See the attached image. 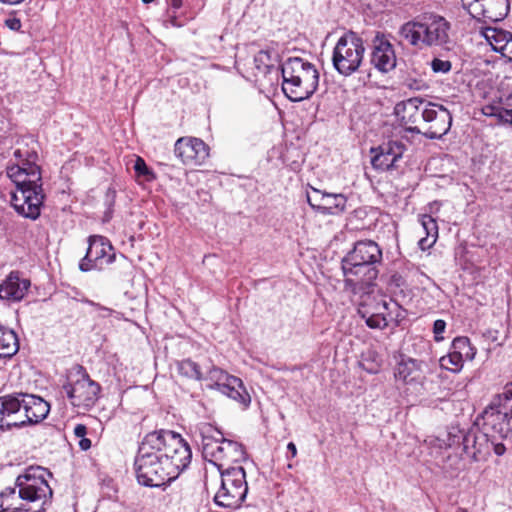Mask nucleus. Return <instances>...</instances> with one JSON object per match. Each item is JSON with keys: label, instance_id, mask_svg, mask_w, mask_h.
Returning <instances> with one entry per match:
<instances>
[{"label": "nucleus", "instance_id": "obj_1", "mask_svg": "<svg viewBox=\"0 0 512 512\" xmlns=\"http://www.w3.org/2000/svg\"><path fill=\"white\" fill-rule=\"evenodd\" d=\"M192 459V451L179 433L153 431L144 436L134 466L139 484L160 487L175 480Z\"/></svg>", "mask_w": 512, "mask_h": 512}, {"label": "nucleus", "instance_id": "obj_2", "mask_svg": "<svg viewBox=\"0 0 512 512\" xmlns=\"http://www.w3.org/2000/svg\"><path fill=\"white\" fill-rule=\"evenodd\" d=\"M38 161H16L7 167V176L15 183L16 191L11 195V204L18 214L36 220L45 199L42 175Z\"/></svg>", "mask_w": 512, "mask_h": 512}, {"label": "nucleus", "instance_id": "obj_3", "mask_svg": "<svg viewBox=\"0 0 512 512\" xmlns=\"http://www.w3.org/2000/svg\"><path fill=\"white\" fill-rule=\"evenodd\" d=\"M49 411V403L33 394L17 393L2 396L0 397V430L37 424L47 417Z\"/></svg>", "mask_w": 512, "mask_h": 512}, {"label": "nucleus", "instance_id": "obj_4", "mask_svg": "<svg viewBox=\"0 0 512 512\" xmlns=\"http://www.w3.org/2000/svg\"><path fill=\"white\" fill-rule=\"evenodd\" d=\"M450 23L434 12H424L404 23L399 34L410 45L423 48L444 46L450 42Z\"/></svg>", "mask_w": 512, "mask_h": 512}, {"label": "nucleus", "instance_id": "obj_5", "mask_svg": "<svg viewBox=\"0 0 512 512\" xmlns=\"http://www.w3.org/2000/svg\"><path fill=\"white\" fill-rule=\"evenodd\" d=\"M282 91L293 102L309 99L319 85L315 65L300 57H290L281 66Z\"/></svg>", "mask_w": 512, "mask_h": 512}, {"label": "nucleus", "instance_id": "obj_6", "mask_svg": "<svg viewBox=\"0 0 512 512\" xmlns=\"http://www.w3.org/2000/svg\"><path fill=\"white\" fill-rule=\"evenodd\" d=\"M482 426L501 439L512 436V382L495 395L481 414Z\"/></svg>", "mask_w": 512, "mask_h": 512}, {"label": "nucleus", "instance_id": "obj_7", "mask_svg": "<svg viewBox=\"0 0 512 512\" xmlns=\"http://www.w3.org/2000/svg\"><path fill=\"white\" fill-rule=\"evenodd\" d=\"M45 475L52 474L40 466H30L15 481L18 488V498L28 503L40 502L39 507L51 503L53 491L49 486Z\"/></svg>", "mask_w": 512, "mask_h": 512}, {"label": "nucleus", "instance_id": "obj_8", "mask_svg": "<svg viewBox=\"0 0 512 512\" xmlns=\"http://www.w3.org/2000/svg\"><path fill=\"white\" fill-rule=\"evenodd\" d=\"M220 475L221 485L214 496L215 504L232 509L240 507L248 492L244 468L242 466L226 467Z\"/></svg>", "mask_w": 512, "mask_h": 512}, {"label": "nucleus", "instance_id": "obj_9", "mask_svg": "<svg viewBox=\"0 0 512 512\" xmlns=\"http://www.w3.org/2000/svg\"><path fill=\"white\" fill-rule=\"evenodd\" d=\"M364 52L362 38L352 31L345 33L338 39L334 47L333 66L339 74L350 76L359 69Z\"/></svg>", "mask_w": 512, "mask_h": 512}, {"label": "nucleus", "instance_id": "obj_10", "mask_svg": "<svg viewBox=\"0 0 512 512\" xmlns=\"http://www.w3.org/2000/svg\"><path fill=\"white\" fill-rule=\"evenodd\" d=\"M74 370L76 379L64 384L63 390L74 407L89 410L98 401L101 386L90 378L83 366L77 365Z\"/></svg>", "mask_w": 512, "mask_h": 512}, {"label": "nucleus", "instance_id": "obj_11", "mask_svg": "<svg viewBox=\"0 0 512 512\" xmlns=\"http://www.w3.org/2000/svg\"><path fill=\"white\" fill-rule=\"evenodd\" d=\"M203 380L208 381L207 388L217 390L244 406H248L251 402V397L246 391L242 380L236 376L229 375L218 367L212 366Z\"/></svg>", "mask_w": 512, "mask_h": 512}, {"label": "nucleus", "instance_id": "obj_12", "mask_svg": "<svg viewBox=\"0 0 512 512\" xmlns=\"http://www.w3.org/2000/svg\"><path fill=\"white\" fill-rule=\"evenodd\" d=\"M114 260L115 253L110 241L104 236L92 235L88 238V248L79 269L83 272L102 270Z\"/></svg>", "mask_w": 512, "mask_h": 512}, {"label": "nucleus", "instance_id": "obj_13", "mask_svg": "<svg viewBox=\"0 0 512 512\" xmlns=\"http://www.w3.org/2000/svg\"><path fill=\"white\" fill-rule=\"evenodd\" d=\"M342 271L345 276V287L356 292L358 289H365L373 286L379 275L378 264L360 263L342 259Z\"/></svg>", "mask_w": 512, "mask_h": 512}, {"label": "nucleus", "instance_id": "obj_14", "mask_svg": "<svg viewBox=\"0 0 512 512\" xmlns=\"http://www.w3.org/2000/svg\"><path fill=\"white\" fill-rule=\"evenodd\" d=\"M452 125L451 112L441 104L428 102L422 121V135L428 139H440Z\"/></svg>", "mask_w": 512, "mask_h": 512}, {"label": "nucleus", "instance_id": "obj_15", "mask_svg": "<svg viewBox=\"0 0 512 512\" xmlns=\"http://www.w3.org/2000/svg\"><path fill=\"white\" fill-rule=\"evenodd\" d=\"M460 435L455 436L453 444L460 443L463 446V451L475 462L485 461L491 453L490 433L483 428V431L470 429L467 432L459 431Z\"/></svg>", "mask_w": 512, "mask_h": 512}, {"label": "nucleus", "instance_id": "obj_16", "mask_svg": "<svg viewBox=\"0 0 512 512\" xmlns=\"http://www.w3.org/2000/svg\"><path fill=\"white\" fill-rule=\"evenodd\" d=\"M428 101L418 97L409 98L397 103L394 111L400 121V125L406 131L422 134V121L425 115Z\"/></svg>", "mask_w": 512, "mask_h": 512}, {"label": "nucleus", "instance_id": "obj_17", "mask_svg": "<svg viewBox=\"0 0 512 512\" xmlns=\"http://www.w3.org/2000/svg\"><path fill=\"white\" fill-rule=\"evenodd\" d=\"M462 4L473 18L484 22L501 21L509 11L508 0H462Z\"/></svg>", "mask_w": 512, "mask_h": 512}, {"label": "nucleus", "instance_id": "obj_18", "mask_svg": "<svg viewBox=\"0 0 512 512\" xmlns=\"http://www.w3.org/2000/svg\"><path fill=\"white\" fill-rule=\"evenodd\" d=\"M174 153L183 164L190 166L202 165L209 157V147L199 138H179Z\"/></svg>", "mask_w": 512, "mask_h": 512}, {"label": "nucleus", "instance_id": "obj_19", "mask_svg": "<svg viewBox=\"0 0 512 512\" xmlns=\"http://www.w3.org/2000/svg\"><path fill=\"white\" fill-rule=\"evenodd\" d=\"M373 50L371 63L382 73H388L395 69L397 58L393 45L386 35L377 32L373 38Z\"/></svg>", "mask_w": 512, "mask_h": 512}, {"label": "nucleus", "instance_id": "obj_20", "mask_svg": "<svg viewBox=\"0 0 512 512\" xmlns=\"http://www.w3.org/2000/svg\"><path fill=\"white\" fill-rule=\"evenodd\" d=\"M202 455L205 460L216 465L222 461L221 448L225 438L221 431L210 424H204L200 427Z\"/></svg>", "mask_w": 512, "mask_h": 512}, {"label": "nucleus", "instance_id": "obj_21", "mask_svg": "<svg viewBox=\"0 0 512 512\" xmlns=\"http://www.w3.org/2000/svg\"><path fill=\"white\" fill-rule=\"evenodd\" d=\"M202 455L205 460L216 465L222 461L221 448L225 438L221 431L210 424H204L200 427Z\"/></svg>", "mask_w": 512, "mask_h": 512}, {"label": "nucleus", "instance_id": "obj_22", "mask_svg": "<svg viewBox=\"0 0 512 512\" xmlns=\"http://www.w3.org/2000/svg\"><path fill=\"white\" fill-rule=\"evenodd\" d=\"M30 287V280L22 278L18 271H12L0 284V300L21 301Z\"/></svg>", "mask_w": 512, "mask_h": 512}, {"label": "nucleus", "instance_id": "obj_23", "mask_svg": "<svg viewBox=\"0 0 512 512\" xmlns=\"http://www.w3.org/2000/svg\"><path fill=\"white\" fill-rule=\"evenodd\" d=\"M404 145L400 142H388L379 146L377 149H371L375 155L371 159L373 168L377 170H389L395 166L396 161L402 157Z\"/></svg>", "mask_w": 512, "mask_h": 512}, {"label": "nucleus", "instance_id": "obj_24", "mask_svg": "<svg viewBox=\"0 0 512 512\" xmlns=\"http://www.w3.org/2000/svg\"><path fill=\"white\" fill-rule=\"evenodd\" d=\"M382 258V249L375 241L361 240L354 244L353 249L343 259L381 265Z\"/></svg>", "mask_w": 512, "mask_h": 512}, {"label": "nucleus", "instance_id": "obj_25", "mask_svg": "<svg viewBox=\"0 0 512 512\" xmlns=\"http://www.w3.org/2000/svg\"><path fill=\"white\" fill-rule=\"evenodd\" d=\"M384 308H387L386 300H380L375 302L373 307L367 304L361 305L358 312L369 328L385 329L388 326V318Z\"/></svg>", "mask_w": 512, "mask_h": 512}, {"label": "nucleus", "instance_id": "obj_26", "mask_svg": "<svg viewBox=\"0 0 512 512\" xmlns=\"http://www.w3.org/2000/svg\"><path fill=\"white\" fill-rule=\"evenodd\" d=\"M222 461L216 463L219 471L225 470L227 467H231L232 463H240L246 459V451L243 445L239 442L226 439L223 441V447L221 448Z\"/></svg>", "mask_w": 512, "mask_h": 512}, {"label": "nucleus", "instance_id": "obj_27", "mask_svg": "<svg viewBox=\"0 0 512 512\" xmlns=\"http://www.w3.org/2000/svg\"><path fill=\"white\" fill-rule=\"evenodd\" d=\"M16 486L15 487H7L2 492H0V512H45L46 508L38 507L37 509H33V507L27 503H20L16 505L17 497H16Z\"/></svg>", "mask_w": 512, "mask_h": 512}, {"label": "nucleus", "instance_id": "obj_28", "mask_svg": "<svg viewBox=\"0 0 512 512\" xmlns=\"http://www.w3.org/2000/svg\"><path fill=\"white\" fill-rule=\"evenodd\" d=\"M395 378L405 383L417 382L422 377L420 362L415 359H401L395 369Z\"/></svg>", "mask_w": 512, "mask_h": 512}, {"label": "nucleus", "instance_id": "obj_29", "mask_svg": "<svg viewBox=\"0 0 512 512\" xmlns=\"http://www.w3.org/2000/svg\"><path fill=\"white\" fill-rule=\"evenodd\" d=\"M19 350L16 333L0 324V358H11Z\"/></svg>", "mask_w": 512, "mask_h": 512}, {"label": "nucleus", "instance_id": "obj_30", "mask_svg": "<svg viewBox=\"0 0 512 512\" xmlns=\"http://www.w3.org/2000/svg\"><path fill=\"white\" fill-rule=\"evenodd\" d=\"M420 223L426 236L419 240L418 245L421 250L425 251L435 244L438 238V225L436 220L427 214L420 216Z\"/></svg>", "mask_w": 512, "mask_h": 512}, {"label": "nucleus", "instance_id": "obj_31", "mask_svg": "<svg viewBox=\"0 0 512 512\" xmlns=\"http://www.w3.org/2000/svg\"><path fill=\"white\" fill-rule=\"evenodd\" d=\"M347 198L339 193L332 194L326 193L325 202L320 207V213L322 215H338L345 211Z\"/></svg>", "mask_w": 512, "mask_h": 512}, {"label": "nucleus", "instance_id": "obj_32", "mask_svg": "<svg viewBox=\"0 0 512 512\" xmlns=\"http://www.w3.org/2000/svg\"><path fill=\"white\" fill-rule=\"evenodd\" d=\"M481 34L492 49L499 53V47L505 43L504 41H507L511 37L512 33L496 27H485L481 29Z\"/></svg>", "mask_w": 512, "mask_h": 512}, {"label": "nucleus", "instance_id": "obj_33", "mask_svg": "<svg viewBox=\"0 0 512 512\" xmlns=\"http://www.w3.org/2000/svg\"><path fill=\"white\" fill-rule=\"evenodd\" d=\"M178 373L188 379L201 381L204 379L200 366L191 359L177 362Z\"/></svg>", "mask_w": 512, "mask_h": 512}, {"label": "nucleus", "instance_id": "obj_34", "mask_svg": "<svg viewBox=\"0 0 512 512\" xmlns=\"http://www.w3.org/2000/svg\"><path fill=\"white\" fill-rule=\"evenodd\" d=\"M451 350L465 360H472L476 353L467 337H456L452 342Z\"/></svg>", "mask_w": 512, "mask_h": 512}, {"label": "nucleus", "instance_id": "obj_35", "mask_svg": "<svg viewBox=\"0 0 512 512\" xmlns=\"http://www.w3.org/2000/svg\"><path fill=\"white\" fill-rule=\"evenodd\" d=\"M386 304L387 308H384V311L387 317H390V321L393 322L395 326H399L402 321L406 319L408 315L407 310L393 300L386 301Z\"/></svg>", "mask_w": 512, "mask_h": 512}, {"label": "nucleus", "instance_id": "obj_36", "mask_svg": "<svg viewBox=\"0 0 512 512\" xmlns=\"http://www.w3.org/2000/svg\"><path fill=\"white\" fill-rule=\"evenodd\" d=\"M14 158L16 161H26L31 162L38 161L39 155L37 151V143L32 142V146H29L28 144L19 146L14 151Z\"/></svg>", "mask_w": 512, "mask_h": 512}, {"label": "nucleus", "instance_id": "obj_37", "mask_svg": "<svg viewBox=\"0 0 512 512\" xmlns=\"http://www.w3.org/2000/svg\"><path fill=\"white\" fill-rule=\"evenodd\" d=\"M464 361L465 359L451 350L448 355L441 357L440 364L442 367L456 372L462 368Z\"/></svg>", "mask_w": 512, "mask_h": 512}, {"label": "nucleus", "instance_id": "obj_38", "mask_svg": "<svg viewBox=\"0 0 512 512\" xmlns=\"http://www.w3.org/2000/svg\"><path fill=\"white\" fill-rule=\"evenodd\" d=\"M361 367L370 374H376L381 367V360L376 352H369L360 362Z\"/></svg>", "mask_w": 512, "mask_h": 512}, {"label": "nucleus", "instance_id": "obj_39", "mask_svg": "<svg viewBox=\"0 0 512 512\" xmlns=\"http://www.w3.org/2000/svg\"><path fill=\"white\" fill-rule=\"evenodd\" d=\"M254 63L256 68L261 72H266L270 67L273 66L272 63V52L268 50L259 51L254 57Z\"/></svg>", "mask_w": 512, "mask_h": 512}, {"label": "nucleus", "instance_id": "obj_40", "mask_svg": "<svg viewBox=\"0 0 512 512\" xmlns=\"http://www.w3.org/2000/svg\"><path fill=\"white\" fill-rule=\"evenodd\" d=\"M486 109L489 110L486 114L496 117L500 123L512 125V109H505L500 106H488Z\"/></svg>", "mask_w": 512, "mask_h": 512}, {"label": "nucleus", "instance_id": "obj_41", "mask_svg": "<svg viewBox=\"0 0 512 512\" xmlns=\"http://www.w3.org/2000/svg\"><path fill=\"white\" fill-rule=\"evenodd\" d=\"M133 169L137 177H143L146 181H152L155 179L154 172L147 166L145 160L141 157H137Z\"/></svg>", "mask_w": 512, "mask_h": 512}, {"label": "nucleus", "instance_id": "obj_42", "mask_svg": "<svg viewBox=\"0 0 512 512\" xmlns=\"http://www.w3.org/2000/svg\"><path fill=\"white\" fill-rule=\"evenodd\" d=\"M326 192H322L318 189H313L311 194L307 195V201L309 205L317 212L320 213V207L325 202Z\"/></svg>", "mask_w": 512, "mask_h": 512}, {"label": "nucleus", "instance_id": "obj_43", "mask_svg": "<svg viewBox=\"0 0 512 512\" xmlns=\"http://www.w3.org/2000/svg\"><path fill=\"white\" fill-rule=\"evenodd\" d=\"M452 64L448 60L434 58L431 61V69L435 73H448L451 70Z\"/></svg>", "mask_w": 512, "mask_h": 512}, {"label": "nucleus", "instance_id": "obj_44", "mask_svg": "<svg viewBox=\"0 0 512 512\" xmlns=\"http://www.w3.org/2000/svg\"><path fill=\"white\" fill-rule=\"evenodd\" d=\"M497 438L502 440L498 434L490 433L491 451H494L497 456H502L506 452V446L503 442L497 441Z\"/></svg>", "mask_w": 512, "mask_h": 512}, {"label": "nucleus", "instance_id": "obj_45", "mask_svg": "<svg viewBox=\"0 0 512 512\" xmlns=\"http://www.w3.org/2000/svg\"><path fill=\"white\" fill-rule=\"evenodd\" d=\"M446 329V322L442 319H438L433 324L434 339L436 342L442 341L444 338L442 334Z\"/></svg>", "mask_w": 512, "mask_h": 512}, {"label": "nucleus", "instance_id": "obj_46", "mask_svg": "<svg viewBox=\"0 0 512 512\" xmlns=\"http://www.w3.org/2000/svg\"><path fill=\"white\" fill-rule=\"evenodd\" d=\"M505 43L500 46V54L507 58L509 61H512V34H511V37L507 40V41H504Z\"/></svg>", "mask_w": 512, "mask_h": 512}, {"label": "nucleus", "instance_id": "obj_47", "mask_svg": "<svg viewBox=\"0 0 512 512\" xmlns=\"http://www.w3.org/2000/svg\"><path fill=\"white\" fill-rule=\"evenodd\" d=\"M87 434V427L84 425V424H77L75 427H74V435L77 437V438H83L85 437Z\"/></svg>", "mask_w": 512, "mask_h": 512}, {"label": "nucleus", "instance_id": "obj_48", "mask_svg": "<svg viewBox=\"0 0 512 512\" xmlns=\"http://www.w3.org/2000/svg\"><path fill=\"white\" fill-rule=\"evenodd\" d=\"M6 25L12 30H19L21 28V22L16 18L8 19Z\"/></svg>", "mask_w": 512, "mask_h": 512}, {"label": "nucleus", "instance_id": "obj_49", "mask_svg": "<svg viewBox=\"0 0 512 512\" xmlns=\"http://www.w3.org/2000/svg\"><path fill=\"white\" fill-rule=\"evenodd\" d=\"M95 309L101 312V317H109L114 313V310L108 307H104L101 304H99V306H96Z\"/></svg>", "mask_w": 512, "mask_h": 512}, {"label": "nucleus", "instance_id": "obj_50", "mask_svg": "<svg viewBox=\"0 0 512 512\" xmlns=\"http://www.w3.org/2000/svg\"><path fill=\"white\" fill-rule=\"evenodd\" d=\"M78 445L81 450L87 451L91 448V440L86 437L80 438Z\"/></svg>", "mask_w": 512, "mask_h": 512}, {"label": "nucleus", "instance_id": "obj_51", "mask_svg": "<svg viewBox=\"0 0 512 512\" xmlns=\"http://www.w3.org/2000/svg\"><path fill=\"white\" fill-rule=\"evenodd\" d=\"M288 451L291 453V457L294 458L297 455V448L293 442H289L287 445Z\"/></svg>", "mask_w": 512, "mask_h": 512}, {"label": "nucleus", "instance_id": "obj_52", "mask_svg": "<svg viewBox=\"0 0 512 512\" xmlns=\"http://www.w3.org/2000/svg\"><path fill=\"white\" fill-rule=\"evenodd\" d=\"M170 3L174 9H179L182 6V0H170Z\"/></svg>", "mask_w": 512, "mask_h": 512}, {"label": "nucleus", "instance_id": "obj_53", "mask_svg": "<svg viewBox=\"0 0 512 512\" xmlns=\"http://www.w3.org/2000/svg\"><path fill=\"white\" fill-rule=\"evenodd\" d=\"M81 302H82V303H85V304H88V305H90V306H92V307H94V308H95L96 306H99V303H96V302H94V301H92V300H89V299H87V298H83V299H81Z\"/></svg>", "mask_w": 512, "mask_h": 512}, {"label": "nucleus", "instance_id": "obj_54", "mask_svg": "<svg viewBox=\"0 0 512 512\" xmlns=\"http://www.w3.org/2000/svg\"><path fill=\"white\" fill-rule=\"evenodd\" d=\"M24 0H10L8 2V4H11V5H17V4H20L22 3Z\"/></svg>", "mask_w": 512, "mask_h": 512}, {"label": "nucleus", "instance_id": "obj_55", "mask_svg": "<svg viewBox=\"0 0 512 512\" xmlns=\"http://www.w3.org/2000/svg\"><path fill=\"white\" fill-rule=\"evenodd\" d=\"M171 23H172V25H174V26H179V24H177V22H176V18H175L174 16H172V17H171Z\"/></svg>", "mask_w": 512, "mask_h": 512}, {"label": "nucleus", "instance_id": "obj_56", "mask_svg": "<svg viewBox=\"0 0 512 512\" xmlns=\"http://www.w3.org/2000/svg\"><path fill=\"white\" fill-rule=\"evenodd\" d=\"M456 512H467V510L464 508H458Z\"/></svg>", "mask_w": 512, "mask_h": 512}, {"label": "nucleus", "instance_id": "obj_57", "mask_svg": "<svg viewBox=\"0 0 512 512\" xmlns=\"http://www.w3.org/2000/svg\"><path fill=\"white\" fill-rule=\"evenodd\" d=\"M144 3L148 4V3H151L153 2L154 0H142Z\"/></svg>", "mask_w": 512, "mask_h": 512}, {"label": "nucleus", "instance_id": "obj_58", "mask_svg": "<svg viewBox=\"0 0 512 512\" xmlns=\"http://www.w3.org/2000/svg\"><path fill=\"white\" fill-rule=\"evenodd\" d=\"M9 1H10V0H0V2H2V3H6V4H8V2H9Z\"/></svg>", "mask_w": 512, "mask_h": 512}, {"label": "nucleus", "instance_id": "obj_59", "mask_svg": "<svg viewBox=\"0 0 512 512\" xmlns=\"http://www.w3.org/2000/svg\"><path fill=\"white\" fill-rule=\"evenodd\" d=\"M510 98L512 99V94L510 95Z\"/></svg>", "mask_w": 512, "mask_h": 512}]
</instances>
